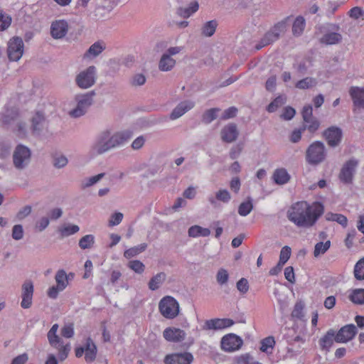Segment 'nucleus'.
Listing matches in <instances>:
<instances>
[{"instance_id":"obj_3","label":"nucleus","mask_w":364,"mask_h":364,"mask_svg":"<svg viewBox=\"0 0 364 364\" xmlns=\"http://www.w3.org/2000/svg\"><path fill=\"white\" fill-rule=\"evenodd\" d=\"M184 49L183 46L168 47L161 55L158 63V68L161 72L172 70L176 65L174 56L181 53Z\"/></svg>"},{"instance_id":"obj_12","label":"nucleus","mask_w":364,"mask_h":364,"mask_svg":"<svg viewBox=\"0 0 364 364\" xmlns=\"http://www.w3.org/2000/svg\"><path fill=\"white\" fill-rule=\"evenodd\" d=\"M284 28L285 24L284 23H279L275 25L270 31L265 33L260 42L256 46V48L259 50L276 41L279 38L281 33L284 31Z\"/></svg>"},{"instance_id":"obj_49","label":"nucleus","mask_w":364,"mask_h":364,"mask_svg":"<svg viewBox=\"0 0 364 364\" xmlns=\"http://www.w3.org/2000/svg\"><path fill=\"white\" fill-rule=\"evenodd\" d=\"M354 276L358 280L364 279V257L360 259L355 265Z\"/></svg>"},{"instance_id":"obj_7","label":"nucleus","mask_w":364,"mask_h":364,"mask_svg":"<svg viewBox=\"0 0 364 364\" xmlns=\"http://www.w3.org/2000/svg\"><path fill=\"white\" fill-rule=\"evenodd\" d=\"M326 156V147L323 142L316 141L311 144L306 151L308 164L316 166L324 161Z\"/></svg>"},{"instance_id":"obj_14","label":"nucleus","mask_w":364,"mask_h":364,"mask_svg":"<svg viewBox=\"0 0 364 364\" xmlns=\"http://www.w3.org/2000/svg\"><path fill=\"white\" fill-rule=\"evenodd\" d=\"M34 291L33 284L31 280L23 282L21 288V306L23 309H29L32 305L33 295Z\"/></svg>"},{"instance_id":"obj_16","label":"nucleus","mask_w":364,"mask_h":364,"mask_svg":"<svg viewBox=\"0 0 364 364\" xmlns=\"http://www.w3.org/2000/svg\"><path fill=\"white\" fill-rule=\"evenodd\" d=\"M356 333L357 328L355 325H346L336 333L335 341L337 343H347L351 341Z\"/></svg>"},{"instance_id":"obj_52","label":"nucleus","mask_w":364,"mask_h":364,"mask_svg":"<svg viewBox=\"0 0 364 364\" xmlns=\"http://www.w3.org/2000/svg\"><path fill=\"white\" fill-rule=\"evenodd\" d=\"M275 344V341L274 337L269 336L261 341V346H260V350L262 352H268V350L269 348L272 349L274 346Z\"/></svg>"},{"instance_id":"obj_55","label":"nucleus","mask_w":364,"mask_h":364,"mask_svg":"<svg viewBox=\"0 0 364 364\" xmlns=\"http://www.w3.org/2000/svg\"><path fill=\"white\" fill-rule=\"evenodd\" d=\"M291 250L289 246H284L282 248L279 254V262L285 264L291 257Z\"/></svg>"},{"instance_id":"obj_59","label":"nucleus","mask_w":364,"mask_h":364,"mask_svg":"<svg viewBox=\"0 0 364 364\" xmlns=\"http://www.w3.org/2000/svg\"><path fill=\"white\" fill-rule=\"evenodd\" d=\"M304 305L302 302L296 303L294 309L291 312V316L294 318H301L304 316Z\"/></svg>"},{"instance_id":"obj_27","label":"nucleus","mask_w":364,"mask_h":364,"mask_svg":"<svg viewBox=\"0 0 364 364\" xmlns=\"http://www.w3.org/2000/svg\"><path fill=\"white\" fill-rule=\"evenodd\" d=\"M73 277L74 274L70 273L68 274L63 269L57 271L55 275L56 286L58 287V289L64 290L69 284V279H73Z\"/></svg>"},{"instance_id":"obj_28","label":"nucleus","mask_w":364,"mask_h":364,"mask_svg":"<svg viewBox=\"0 0 364 364\" xmlns=\"http://www.w3.org/2000/svg\"><path fill=\"white\" fill-rule=\"evenodd\" d=\"M336 332L333 329H330L319 340V345L321 350L328 351L335 341Z\"/></svg>"},{"instance_id":"obj_54","label":"nucleus","mask_w":364,"mask_h":364,"mask_svg":"<svg viewBox=\"0 0 364 364\" xmlns=\"http://www.w3.org/2000/svg\"><path fill=\"white\" fill-rule=\"evenodd\" d=\"M348 14L353 20H358L364 16V9L360 6H355L349 10Z\"/></svg>"},{"instance_id":"obj_10","label":"nucleus","mask_w":364,"mask_h":364,"mask_svg":"<svg viewBox=\"0 0 364 364\" xmlns=\"http://www.w3.org/2000/svg\"><path fill=\"white\" fill-rule=\"evenodd\" d=\"M358 164V160L354 158L346 161L342 166L338 175L341 181L346 184L351 183Z\"/></svg>"},{"instance_id":"obj_19","label":"nucleus","mask_w":364,"mask_h":364,"mask_svg":"<svg viewBox=\"0 0 364 364\" xmlns=\"http://www.w3.org/2000/svg\"><path fill=\"white\" fill-rule=\"evenodd\" d=\"M323 136L330 146H337L342 139V131L337 127H331L324 132Z\"/></svg>"},{"instance_id":"obj_56","label":"nucleus","mask_w":364,"mask_h":364,"mask_svg":"<svg viewBox=\"0 0 364 364\" xmlns=\"http://www.w3.org/2000/svg\"><path fill=\"white\" fill-rule=\"evenodd\" d=\"M68 163L67 157L63 154L56 155L53 159V166L57 168L65 167Z\"/></svg>"},{"instance_id":"obj_45","label":"nucleus","mask_w":364,"mask_h":364,"mask_svg":"<svg viewBox=\"0 0 364 364\" xmlns=\"http://www.w3.org/2000/svg\"><path fill=\"white\" fill-rule=\"evenodd\" d=\"M316 83V79L307 77L298 81L295 86L298 89L304 90L315 86Z\"/></svg>"},{"instance_id":"obj_50","label":"nucleus","mask_w":364,"mask_h":364,"mask_svg":"<svg viewBox=\"0 0 364 364\" xmlns=\"http://www.w3.org/2000/svg\"><path fill=\"white\" fill-rule=\"evenodd\" d=\"M128 267L133 270L135 273L141 274L145 270V265L139 260H131L127 264Z\"/></svg>"},{"instance_id":"obj_47","label":"nucleus","mask_w":364,"mask_h":364,"mask_svg":"<svg viewBox=\"0 0 364 364\" xmlns=\"http://www.w3.org/2000/svg\"><path fill=\"white\" fill-rule=\"evenodd\" d=\"M20 119L17 110H8L3 118V122L6 124H16Z\"/></svg>"},{"instance_id":"obj_31","label":"nucleus","mask_w":364,"mask_h":364,"mask_svg":"<svg viewBox=\"0 0 364 364\" xmlns=\"http://www.w3.org/2000/svg\"><path fill=\"white\" fill-rule=\"evenodd\" d=\"M166 273L161 272L154 275L148 283L149 289L151 291L158 289L166 281Z\"/></svg>"},{"instance_id":"obj_1","label":"nucleus","mask_w":364,"mask_h":364,"mask_svg":"<svg viewBox=\"0 0 364 364\" xmlns=\"http://www.w3.org/2000/svg\"><path fill=\"white\" fill-rule=\"evenodd\" d=\"M323 210V205L321 203L299 201L289 208L287 217L297 227L309 228L316 224Z\"/></svg>"},{"instance_id":"obj_40","label":"nucleus","mask_w":364,"mask_h":364,"mask_svg":"<svg viewBox=\"0 0 364 364\" xmlns=\"http://www.w3.org/2000/svg\"><path fill=\"white\" fill-rule=\"evenodd\" d=\"M253 209L252 199L248 197L247 199L241 203L238 207V214L241 216H247Z\"/></svg>"},{"instance_id":"obj_25","label":"nucleus","mask_w":364,"mask_h":364,"mask_svg":"<svg viewBox=\"0 0 364 364\" xmlns=\"http://www.w3.org/2000/svg\"><path fill=\"white\" fill-rule=\"evenodd\" d=\"M106 48V45L102 41H97L90 46L83 55L84 59H93L100 55Z\"/></svg>"},{"instance_id":"obj_4","label":"nucleus","mask_w":364,"mask_h":364,"mask_svg":"<svg viewBox=\"0 0 364 364\" xmlns=\"http://www.w3.org/2000/svg\"><path fill=\"white\" fill-rule=\"evenodd\" d=\"M97 79V69L95 65L80 70L75 77L76 85L80 89L86 90L92 87Z\"/></svg>"},{"instance_id":"obj_13","label":"nucleus","mask_w":364,"mask_h":364,"mask_svg":"<svg viewBox=\"0 0 364 364\" xmlns=\"http://www.w3.org/2000/svg\"><path fill=\"white\" fill-rule=\"evenodd\" d=\"M69 23L65 19H57L50 24V35L54 39H62L69 31Z\"/></svg>"},{"instance_id":"obj_62","label":"nucleus","mask_w":364,"mask_h":364,"mask_svg":"<svg viewBox=\"0 0 364 364\" xmlns=\"http://www.w3.org/2000/svg\"><path fill=\"white\" fill-rule=\"evenodd\" d=\"M61 335L67 338H70L74 335L73 324L69 323L65 325L61 329Z\"/></svg>"},{"instance_id":"obj_30","label":"nucleus","mask_w":364,"mask_h":364,"mask_svg":"<svg viewBox=\"0 0 364 364\" xmlns=\"http://www.w3.org/2000/svg\"><path fill=\"white\" fill-rule=\"evenodd\" d=\"M97 355V347L92 339L87 338L85 346V359L90 363L95 360Z\"/></svg>"},{"instance_id":"obj_32","label":"nucleus","mask_w":364,"mask_h":364,"mask_svg":"<svg viewBox=\"0 0 364 364\" xmlns=\"http://www.w3.org/2000/svg\"><path fill=\"white\" fill-rule=\"evenodd\" d=\"M274 181L278 185L287 183L290 180V175L285 168H277L272 176Z\"/></svg>"},{"instance_id":"obj_33","label":"nucleus","mask_w":364,"mask_h":364,"mask_svg":"<svg viewBox=\"0 0 364 364\" xmlns=\"http://www.w3.org/2000/svg\"><path fill=\"white\" fill-rule=\"evenodd\" d=\"M58 330V325L55 323L52 326L47 335L50 345L55 348H58V346L63 344L61 339L57 335Z\"/></svg>"},{"instance_id":"obj_42","label":"nucleus","mask_w":364,"mask_h":364,"mask_svg":"<svg viewBox=\"0 0 364 364\" xmlns=\"http://www.w3.org/2000/svg\"><path fill=\"white\" fill-rule=\"evenodd\" d=\"M305 25V19L302 16L296 17L292 26L293 34L296 36H300L304 31Z\"/></svg>"},{"instance_id":"obj_35","label":"nucleus","mask_w":364,"mask_h":364,"mask_svg":"<svg viewBox=\"0 0 364 364\" xmlns=\"http://www.w3.org/2000/svg\"><path fill=\"white\" fill-rule=\"evenodd\" d=\"M146 248V243H141L136 246L132 247L124 251V257L127 259H131L144 252Z\"/></svg>"},{"instance_id":"obj_51","label":"nucleus","mask_w":364,"mask_h":364,"mask_svg":"<svg viewBox=\"0 0 364 364\" xmlns=\"http://www.w3.org/2000/svg\"><path fill=\"white\" fill-rule=\"evenodd\" d=\"M219 112V109L213 108L207 110L203 115V121L209 124L216 119L218 112Z\"/></svg>"},{"instance_id":"obj_38","label":"nucleus","mask_w":364,"mask_h":364,"mask_svg":"<svg viewBox=\"0 0 364 364\" xmlns=\"http://www.w3.org/2000/svg\"><path fill=\"white\" fill-rule=\"evenodd\" d=\"M199 8L198 2H191L187 7L180 8L178 11V14L183 18H188L194 13H196Z\"/></svg>"},{"instance_id":"obj_22","label":"nucleus","mask_w":364,"mask_h":364,"mask_svg":"<svg viewBox=\"0 0 364 364\" xmlns=\"http://www.w3.org/2000/svg\"><path fill=\"white\" fill-rule=\"evenodd\" d=\"M349 95L355 107L364 109V87L352 86L349 89Z\"/></svg>"},{"instance_id":"obj_20","label":"nucleus","mask_w":364,"mask_h":364,"mask_svg":"<svg viewBox=\"0 0 364 364\" xmlns=\"http://www.w3.org/2000/svg\"><path fill=\"white\" fill-rule=\"evenodd\" d=\"M234 321L230 318H213L205 322L204 328L208 330H222L232 326Z\"/></svg>"},{"instance_id":"obj_21","label":"nucleus","mask_w":364,"mask_h":364,"mask_svg":"<svg viewBox=\"0 0 364 364\" xmlns=\"http://www.w3.org/2000/svg\"><path fill=\"white\" fill-rule=\"evenodd\" d=\"M238 130L235 124H229L225 126L220 132L221 139L226 143L235 141L238 136Z\"/></svg>"},{"instance_id":"obj_63","label":"nucleus","mask_w":364,"mask_h":364,"mask_svg":"<svg viewBox=\"0 0 364 364\" xmlns=\"http://www.w3.org/2000/svg\"><path fill=\"white\" fill-rule=\"evenodd\" d=\"M14 131L17 132L18 134L22 136H26L27 133V126L25 122L19 120L16 124Z\"/></svg>"},{"instance_id":"obj_15","label":"nucleus","mask_w":364,"mask_h":364,"mask_svg":"<svg viewBox=\"0 0 364 364\" xmlns=\"http://www.w3.org/2000/svg\"><path fill=\"white\" fill-rule=\"evenodd\" d=\"M193 357L190 353H174L164 357V364H191Z\"/></svg>"},{"instance_id":"obj_29","label":"nucleus","mask_w":364,"mask_h":364,"mask_svg":"<svg viewBox=\"0 0 364 364\" xmlns=\"http://www.w3.org/2000/svg\"><path fill=\"white\" fill-rule=\"evenodd\" d=\"M31 130L33 134H38L43 129L44 125V116L40 113L36 112L32 117L31 119Z\"/></svg>"},{"instance_id":"obj_46","label":"nucleus","mask_w":364,"mask_h":364,"mask_svg":"<svg viewBox=\"0 0 364 364\" xmlns=\"http://www.w3.org/2000/svg\"><path fill=\"white\" fill-rule=\"evenodd\" d=\"M95 243V237L93 235H86L79 240V247L82 250L91 248Z\"/></svg>"},{"instance_id":"obj_26","label":"nucleus","mask_w":364,"mask_h":364,"mask_svg":"<svg viewBox=\"0 0 364 364\" xmlns=\"http://www.w3.org/2000/svg\"><path fill=\"white\" fill-rule=\"evenodd\" d=\"M108 150L105 145V140L102 133L97 137L94 143L90 147V153L91 156H95L107 152Z\"/></svg>"},{"instance_id":"obj_34","label":"nucleus","mask_w":364,"mask_h":364,"mask_svg":"<svg viewBox=\"0 0 364 364\" xmlns=\"http://www.w3.org/2000/svg\"><path fill=\"white\" fill-rule=\"evenodd\" d=\"M80 230V228L77 225L65 224L58 228V232L62 238L70 236L77 233Z\"/></svg>"},{"instance_id":"obj_41","label":"nucleus","mask_w":364,"mask_h":364,"mask_svg":"<svg viewBox=\"0 0 364 364\" xmlns=\"http://www.w3.org/2000/svg\"><path fill=\"white\" fill-rule=\"evenodd\" d=\"M326 220L334 221L341 225L343 227H346L348 224L347 218L338 213H327L325 215Z\"/></svg>"},{"instance_id":"obj_8","label":"nucleus","mask_w":364,"mask_h":364,"mask_svg":"<svg viewBox=\"0 0 364 364\" xmlns=\"http://www.w3.org/2000/svg\"><path fill=\"white\" fill-rule=\"evenodd\" d=\"M31 153L30 149L23 145H18L13 153V163L18 170L24 169L30 163Z\"/></svg>"},{"instance_id":"obj_24","label":"nucleus","mask_w":364,"mask_h":364,"mask_svg":"<svg viewBox=\"0 0 364 364\" xmlns=\"http://www.w3.org/2000/svg\"><path fill=\"white\" fill-rule=\"evenodd\" d=\"M132 134L129 131L119 132L113 134H110L111 142L114 149L123 146L129 140Z\"/></svg>"},{"instance_id":"obj_60","label":"nucleus","mask_w":364,"mask_h":364,"mask_svg":"<svg viewBox=\"0 0 364 364\" xmlns=\"http://www.w3.org/2000/svg\"><path fill=\"white\" fill-rule=\"evenodd\" d=\"M146 82V77L141 73L135 74L131 79V85L134 87L141 86Z\"/></svg>"},{"instance_id":"obj_9","label":"nucleus","mask_w":364,"mask_h":364,"mask_svg":"<svg viewBox=\"0 0 364 364\" xmlns=\"http://www.w3.org/2000/svg\"><path fill=\"white\" fill-rule=\"evenodd\" d=\"M24 52V44L20 37L11 38L7 44V55L11 61H18Z\"/></svg>"},{"instance_id":"obj_23","label":"nucleus","mask_w":364,"mask_h":364,"mask_svg":"<svg viewBox=\"0 0 364 364\" xmlns=\"http://www.w3.org/2000/svg\"><path fill=\"white\" fill-rule=\"evenodd\" d=\"M208 202L213 207L217 206V202L220 201L223 203H228L231 200V194L230 192L225 188H220L218 191L215 192V196H210L208 198Z\"/></svg>"},{"instance_id":"obj_48","label":"nucleus","mask_w":364,"mask_h":364,"mask_svg":"<svg viewBox=\"0 0 364 364\" xmlns=\"http://www.w3.org/2000/svg\"><path fill=\"white\" fill-rule=\"evenodd\" d=\"M286 102L285 96H279L274 100L267 107V111L269 112H275L279 107L282 106Z\"/></svg>"},{"instance_id":"obj_2","label":"nucleus","mask_w":364,"mask_h":364,"mask_svg":"<svg viewBox=\"0 0 364 364\" xmlns=\"http://www.w3.org/2000/svg\"><path fill=\"white\" fill-rule=\"evenodd\" d=\"M340 26L336 23H328L321 26L317 33L321 44L326 46L336 45L342 42L343 36L340 33Z\"/></svg>"},{"instance_id":"obj_43","label":"nucleus","mask_w":364,"mask_h":364,"mask_svg":"<svg viewBox=\"0 0 364 364\" xmlns=\"http://www.w3.org/2000/svg\"><path fill=\"white\" fill-rule=\"evenodd\" d=\"M331 247V241L327 240L325 242H320L316 244L314 250L315 257L323 255Z\"/></svg>"},{"instance_id":"obj_18","label":"nucleus","mask_w":364,"mask_h":364,"mask_svg":"<svg viewBox=\"0 0 364 364\" xmlns=\"http://www.w3.org/2000/svg\"><path fill=\"white\" fill-rule=\"evenodd\" d=\"M195 105L196 103L192 100H186L181 102L170 114V119L171 120H175L180 118L186 112L192 109Z\"/></svg>"},{"instance_id":"obj_6","label":"nucleus","mask_w":364,"mask_h":364,"mask_svg":"<svg viewBox=\"0 0 364 364\" xmlns=\"http://www.w3.org/2000/svg\"><path fill=\"white\" fill-rule=\"evenodd\" d=\"M160 314L167 319H173L180 314V305L171 296H164L159 302Z\"/></svg>"},{"instance_id":"obj_39","label":"nucleus","mask_w":364,"mask_h":364,"mask_svg":"<svg viewBox=\"0 0 364 364\" xmlns=\"http://www.w3.org/2000/svg\"><path fill=\"white\" fill-rule=\"evenodd\" d=\"M348 298L355 304H364V289L352 290Z\"/></svg>"},{"instance_id":"obj_17","label":"nucleus","mask_w":364,"mask_h":364,"mask_svg":"<svg viewBox=\"0 0 364 364\" xmlns=\"http://www.w3.org/2000/svg\"><path fill=\"white\" fill-rule=\"evenodd\" d=\"M164 338L168 342L178 343L185 340L186 332L176 327H168L163 331Z\"/></svg>"},{"instance_id":"obj_5","label":"nucleus","mask_w":364,"mask_h":364,"mask_svg":"<svg viewBox=\"0 0 364 364\" xmlns=\"http://www.w3.org/2000/svg\"><path fill=\"white\" fill-rule=\"evenodd\" d=\"M94 92L77 95L75 98V105L71 109L68 114L73 118L83 116L93 102Z\"/></svg>"},{"instance_id":"obj_36","label":"nucleus","mask_w":364,"mask_h":364,"mask_svg":"<svg viewBox=\"0 0 364 364\" xmlns=\"http://www.w3.org/2000/svg\"><path fill=\"white\" fill-rule=\"evenodd\" d=\"M218 27V22L215 20H211L205 22L201 28V35L205 37L212 36Z\"/></svg>"},{"instance_id":"obj_11","label":"nucleus","mask_w":364,"mask_h":364,"mask_svg":"<svg viewBox=\"0 0 364 364\" xmlns=\"http://www.w3.org/2000/svg\"><path fill=\"white\" fill-rule=\"evenodd\" d=\"M242 344V339L234 333H228L224 336L220 341L222 350L228 353L240 350Z\"/></svg>"},{"instance_id":"obj_37","label":"nucleus","mask_w":364,"mask_h":364,"mask_svg":"<svg viewBox=\"0 0 364 364\" xmlns=\"http://www.w3.org/2000/svg\"><path fill=\"white\" fill-rule=\"evenodd\" d=\"M188 233L191 237H207L210 234V230L199 225H193L188 229Z\"/></svg>"},{"instance_id":"obj_61","label":"nucleus","mask_w":364,"mask_h":364,"mask_svg":"<svg viewBox=\"0 0 364 364\" xmlns=\"http://www.w3.org/2000/svg\"><path fill=\"white\" fill-rule=\"evenodd\" d=\"M23 237V229L21 225H15L12 229V237L16 240H21Z\"/></svg>"},{"instance_id":"obj_57","label":"nucleus","mask_w":364,"mask_h":364,"mask_svg":"<svg viewBox=\"0 0 364 364\" xmlns=\"http://www.w3.org/2000/svg\"><path fill=\"white\" fill-rule=\"evenodd\" d=\"M229 274L226 269H220L216 274V280L218 283L220 285H223L226 284L228 281Z\"/></svg>"},{"instance_id":"obj_58","label":"nucleus","mask_w":364,"mask_h":364,"mask_svg":"<svg viewBox=\"0 0 364 364\" xmlns=\"http://www.w3.org/2000/svg\"><path fill=\"white\" fill-rule=\"evenodd\" d=\"M11 18L0 11V31L7 29L11 25Z\"/></svg>"},{"instance_id":"obj_44","label":"nucleus","mask_w":364,"mask_h":364,"mask_svg":"<svg viewBox=\"0 0 364 364\" xmlns=\"http://www.w3.org/2000/svg\"><path fill=\"white\" fill-rule=\"evenodd\" d=\"M105 176L104 173H99L88 178H85L82 181L81 186L83 188L90 187L99 182Z\"/></svg>"},{"instance_id":"obj_53","label":"nucleus","mask_w":364,"mask_h":364,"mask_svg":"<svg viewBox=\"0 0 364 364\" xmlns=\"http://www.w3.org/2000/svg\"><path fill=\"white\" fill-rule=\"evenodd\" d=\"M303 129H307L309 132H315L319 127V122L316 118H312L309 121H305Z\"/></svg>"},{"instance_id":"obj_64","label":"nucleus","mask_w":364,"mask_h":364,"mask_svg":"<svg viewBox=\"0 0 364 364\" xmlns=\"http://www.w3.org/2000/svg\"><path fill=\"white\" fill-rule=\"evenodd\" d=\"M28 360V355L23 353L13 358L10 364H26Z\"/></svg>"}]
</instances>
